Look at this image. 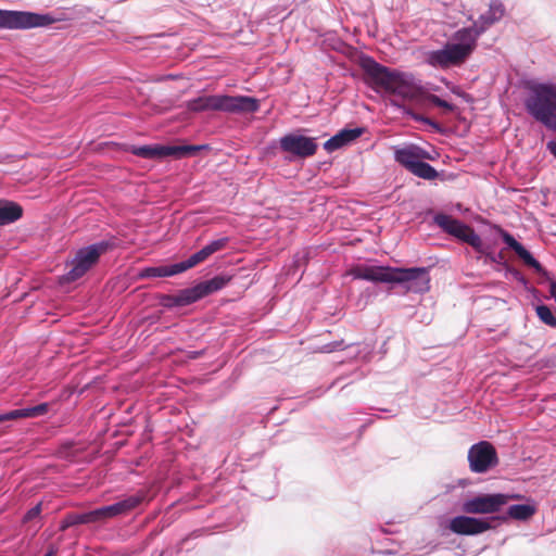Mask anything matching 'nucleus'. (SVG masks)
Returning <instances> with one entry per match:
<instances>
[{
  "label": "nucleus",
  "instance_id": "nucleus-39",
  "mask_svg": "<svg viewBox=\"0 0 556 556\" xmlns=\"http://www.w3.org/2000/svg\"><path fill=\"white\" fill-rule=\"evenodd\" d=\"M43 556H54V552L50 551V552L46 553Z\"/></svg>",
  "mask_w": 556,
  "mask_h": 556
},
{
  "label": "nucleus",
  "instance_id": "nucleus-38",
  "mask_svg": "<svg viewBox=\"0 0 556 556\" xmlns=\"http://www.w3.org/2000/svg\"><path fill=\"white\" fill-rule=\"evenodd\" d=\"M547 150L556 157V141H549L546 144Z\"/></svg>",
  "mask_w": 556,
  "mask_h": 556
},
{
  "label": "nucleus",
  "instance_id": "nucleus-3",
  "mask_svg": "<svg viewBox=\"0 0 556 556\" xmlns=\"http://www.w3.org/2000/svg\"><path fill=\"white\" fill-rule=\"evenodd\" d=\"M187 109L191 112L219 111L230 114H247L257 112L260 101L249 96H202L188 101Z\"/></svg>",
  "mask_w": 556,
  "mask_h": 556
},
{
  "label": "nucleus",
  "instance_id": "nucleus-17",
  "mask_svg": "<svg viewBox=\"0 0 556 556\" xmlns=\"http://www.w3.org/2000/svg\"><path fill=\"white\" fill-rule=\"evenodd\" d=\"M500 236L507 248L511 249L525 265L531 267L541 276H548V273L541 263L519 241H517L513 235L504 229H500Z\"/></svg>",
  "mask_w": 556,
  "mask_h": 556
},
{
  "label": "nucleus",
  "instance_id": "nucleus-9",
  "mask_svg": "<svg viewBox=\"0 0 556 556\" xmlns=\"http://www.w3.org/2000/svg\"><path fill=\"white\" fill-rule=\"evenodd\" d=\"M55 21L56 20L50 14L0 10V28L3 29L46 27L53 24Z\"/></svg>",
  "mask_w": 556,
  "mask_h": 556
},
{
  "label": "nucleus",
  "instance_id": "nucleus-6",
  "mask_svg": "<svg viewBox=\"0 0 556 556\" xmlns=\"http://www.w3.org/2000/svg\"><path fill=\"white\" fill-rule=\"evenodd\" d=\"M433 223L444 232L469 244L478 253L485 254L489 262L505 267V263H507V261L505 260L504 254L502 252H485L481 237L469 225L444 213L435 214L433 216Z\"/></svg>",
  "mask_w": 556,
  "mask_h": 556
},
{
  "label": "nucleus",
  "instance_id": "nucleus-20",
  "mask_svg": "<svg viewBox=\"0 0 556 556\" xmlns=\"http://www.w3.org/2000/svg\"><path fill=\"white\" fill-rule=\"evenodd\" d=\"M505 9L501 1L493 0L489 5L488 12L480 15L476 22L485 31L494 23L498 22L504 15Z\"/></svg>",
  "mask_w": 556,
  "mask_h": 556
},
{
  "label": "nucleus",
  "instance_id": "nucleus-24",
  "mask_svg": "<svg viewBox=\"0 0 556 556\" xmlns=\"http://www.w3.org/2000/svg\"><path fill=\"white\" fill-rule=\"evenodd\" d=\"M96 522H99L96 509L86 513L70 515L67 518L68 526L88 525Z\"/></svg>",
  "mask_w": 556,
  "mask_h": 556
},
{
  "label": "nucleus",
  "instance_id": "nucleus-16",
  "mask_svg": "<svg viewBox=\"0 0 556 556\" xmlns=\"http://www.w3.org/2000/svg\"><path fill=\"white\" fill-rule=\"evenodd\" d=\"M393 150L394 161L408 172H410V169L419 161L434 160L433 154H431L428 150L414 143L405 144L403 147H394Z\"/></svg>",
  "mask_w": 556,
  "mask_h": 556
},
{
  "label": "nucleus",
  "instance_id": "nucleus-11",
  "mask_svg": "<svg viewBox=\"0 0 556 556\" xmlns=\"http://www.w3.org/2000/svg\"><path fill=\"white\" fill-rule=\"evenodd\" d=\"M279 148L282 152L290 154L286 159L292 161L294 157L306 159L313 156L318 146L315 138L290 132L279 139Z\"/></svg>",
  "mask_w": 556,
  "mask_h": 556
},
{
  "label": "nucleus",
  "instance_id": "nucleus-29",
  "mask_svg": "<svg viewBox=\"0 0 556 556\" xmlns=\"http://www.w3.org/2000/svg\"><path fill=\"white\" fill-rule=\"evenodd\" d=\"M198 264H200V262L198 261L197 255L193 253L187 260L175 263V266H176L177 273L180 274V273H184V271L197 266Z\"/></svg>",
  "mask_w": 556,
  "mask_h": 556
},
{
  "label": "nucleus",
  "instance_id": "nucleus-37",
  "mask_svg": "<svg viewBox=\"0 0 556 556\" xmlns=\"http://www.w3.org/2000/svg\"><path fill=\"white\" fill-rule=\"evenodd\" d=\"M549 294L556 302V281L552 280L549 283Z\"/></svg>",
  "mask_w": 556,
  "mask_h": 556
},
{
  "label": "nucleus",
  "instance_id": "nucleus-31",
  "mask_svg": "<svg viewBox=\"0 0 556 556\" xmlns=\"http://www.w3.org/2000/svg\"><path fill=\"white\" fill-rule=\"evenodd\" d=\"M429 102L438 108H442L448 112H453L456 108L454 104L441 99L439 96L430 94L428 98Z\"/></svg>",
  "mask_w": 556,
  "mask_h": 556
},
{
  "label": "nucleus",
  "instance_id": "nucleus-28",
  "mask_svg": "<svg viewBox=\"0 0 556 556\" xmlns=\"http://www.w3.org/2000/svg\"><path fill=\"white\" fill-rule=\"evenodd\" d=\"M406 114L409 115L414 121L427 124V125L431 126L438 132H442L441 125L439 123L432 121L431 118L420 115L418 113H415L413 111H407Z\"/></svg>",
  "mask_w": 556,
  "mask_h": 556
},
{
  "label": "nucleus",
  "instance_id": "nucleus-10",
  "mask_svg": "<svg viewBox=\"0 0 556 556\" xmlns=\"http://www.w3.org/2000/svg\"><path fill=\"white\" fill-rule=\"evenodd\" d=\"M201 149L199 146L184 144V146H162V144H147V146H131L129 151L131 154L146 159V160H161L167 156L181 159L185 156L193 155Z\"/></svg>",
  "mask_w": 556,
  "mask_h": 556
},
{
  "label": "nucleus",
  "instance_id": "nucleus-26",
  "mask_svg": "<svg viewBox=\"0 0 556 556\" xmlns=\"http://www.w3.org/2000/svg\"><path fill=\"white\" fill-rule=\"evenodd\" d=\"M536 314L544 324L551 327H556V317L547 305H538Z\"/></svg>",
  "mask_w": 556,
  "mask_h": 556
},
{
  "label": "nucleus",
  "instance_id": "nucleus-18",
  "mask_svg": "<svg viewBox=\"0 0 556 556\" xmlns=\"http://www.w3.org/2000/svg\"><path fill=\"white\" fill-rule=\"evenodd\" d=\"M484 33L483 28H481L477 23H475L470 27H464L458 29L454 34V42L456 46L464 48L466 51V55H469L473 52L478 38Z\"/></svg>",
  "mask_w": 556,
  "mask_h": 556
},
{
  "label": "nucleus",
  "instance_id": "nucleus-34",
  "mask_svg": "<svg viewBox=\"0 0 556 556\" xmlns=\"http://www.w3.org/2000/svg\"><path fill=\"white\" fill-rule=\"evenodd\" d=\"M18 418H24V414L21 412V408L0 414V422L15 420Z\"/></svg>",
  "mask_w": 556,
  "mask_h": 556
},
{
  "label": "nucleus",
  "instance_id": "nucleus-36",
  "mask_svg": "<svg viewBox=\"0 0 556 556\" xmlns=\"http://www.w3.org/2000/svg\"><path fill=\"white\" fill-rule=\"evenodd\" d=\"M194 254L197 255V258L200 263L204 262L205 260H207L210 257V255L204 247L201 250H199L198 252H195Z\"/></svg>",
  "mask_w": 556,
  "mask_h": 556
},
{
  "label": "nucleus",
  "instance_id": "nucleus-1",
  "mask_svg": "<svg viewBox=\"0 0 556 556\" xmlns=\"http://www.w3.org/2000/svg\"><path fill=\"white\" fill-rule=\"evenodd\" d=\"M353 279L374 283L402 286L406 292L425 293L430 289V276L426 267H392L358 264L349 270Z\"/></svg>",
  "mask_w": 556,
  "mask_h": 556
},
{
  "label": "nucleus",
  "instance_id": "nucleus-15",
  "mask_svg": "<svg viewBox=\"0 0 556 556\" xmlns=\"http://www.w3.org/2000/svg\"><path fill=\"white\" fill-rule=\"evenodd\" d=\"M144 497L146 493L141 491L114 504L96 508L99 522L130 513L143 502Z\"/></svg>",
  "mask_w": 556,
  "mask_h": 556
},
{
  "label": "nucleus",
  "instance_id": "nucleus-8",
  "mask_svg": "<svg viewBox=\"0 0 556 556\" xmlns=\"http://www.w3.org/2000/svg\"><path fill=\"white\" fill-rule=\"evenodd\" d=\"M110 248L106 241H100L77 250L74 258L71 261V268L61 276V283H72L89 271L98 262L100 256Z\"/></svg>",
  "mask_w": 556,
  "mask_h": 556
},
{
  "label": "nucleus",
  "instance_id": "nucleus-21",
  "mask_svg": "<svg viewBox=\"0 0 556 556\" xmlns=\"http://www.w3.org/2000/svg\"><path fill=\"white\" fill-rule=\"evenodd\" d=\"M23 215L21 205L10 201L0 200V226L16 222Z\"/></svg>",
  "mask_w": 556,
  "mask_h": 556
},
{
  "label": "nucleus",
  "instance_id": "nucleus-7",
  "mask_svg": "<svg viewBox=\"0 0 556 556\" xmlns=\"http://www.w3.org/2000/svg\"><path fill=\"white\" fill-rule=\"evenodd\" d=\"M232 276L227 274L216 275L212 279L201 281L193 287L180 290L177 294L164 295L162 304L165 307H182L225 288Z\"/></svg>",
  "mask_w": 556,
  "mask_h": 556
},
{
  "label": "nucleus",
  "instance_id": "nucleus-33",
  "mask_svg": "<svg viewBox=\"0 0 556 556\" xmlns=\"http://www.w3.org/2000/svg\"><path fill=\"white\" fill-rule=\"evenodd\" d=\"M308 257H309L308 250H303V251L298 252L293 257L294 266L296 268H301L302 266H304L307 263Z\"/></svg>",
  "mask_w": 556,
  "mask_h": 556
},
{
  "label": "nucleus",
  "instance_id": "nucleus-19",
  "mask_svg": "<svg viewBox=\"0 0 556 556\" xmlns=\"http://www.w3.org/2000/svg\"><path fill=\"white\" fill-rule=\"evenodd\" d=\"M364 130L362 127L341 129L324 143V149L329 153L334 152L354 142L364 134Z\"/></svg>",
  "mask_w": 556,
  "mask_h": 556
},
{
  "label": "nucleus",
  "instance_id": "nucleus-12",
  "mask_svg": "<svg viewBox=\"0 0 556 556\" xmlns=\"http://www.w3.org/2000/svg\"><path fill=\"white\" fill-rule=\"evenodd\" d=\"M508 502V496L502 493L478 494L463 502L462 510L469 515L498 513Z\"/></svg>",
  "mask_w": 556,
  "mask_h": 556
},
{
  "label": "nucleus",
  "instance_id": "nucleus-4",
  "mask_svg": "<svg viewBox=\"0 0 556 556\" xmlns=\"http://www.w3.org/2000/svg\"><path fill=\"white\" fill-rule=\"evenodd\" d=\"M535 514V507L530 504H515L509 506L507 515L489 518H476L470 516H456L450 520L448 528L460 535H476L492 528L491 520L505 521L507 518L528 520Z\"/></svg>",
  "mask_w": 556,
  "mask_h": 556
},
{
  "label": "nucleus",
  "instance_id": "nucleus-22",
  "mask_svg": "<svg viewBox=\"0 0 556 556\" xmlns=\"http://www.w3.org/2000/svg\"><path fill=\"white\" fill-rule=\"evenodd\" d=\"M177 274L178 273H177L175 264H170V265L144 267L140 270L139 277L142 279H150V278H160V277H172Z\"/></svg>",
  "mask_w": 556,
  "mask_h": 556
},
{
  "label": "nucleus",
  "instance_id": "nucleus-40",
  "mask_svg": "<svg viewBox=\"0 0 556 556\" xmlns=\"http://www.w3.org/2000/svg\"><path fill=\"white\" fill-rule=\"evenodd\" d=\"M429 152H430L431 154H432V153H434V155H433L434 157H435V155H438V152H434V150H431V151H429Z\"/></svg>",
  "mask_w": 556,
  "mask_h": 556
},
{
  "label": "nucleus",
  "instance_id": "nucleus-30",
  "mask_svg": "<svg viewBox=\"0 0 556 556\" xmlns=\"http://www.w3.org/2000/svg\"><path fill=\"white\" fill-rule=\"evenodd\" d=\"M504 269L506 271V276H511L517 282L527 286L528 280L520 270L516 269L508 263H505Z\"/></svg>",
  "mask_w": 556,
  "mask_h": 556
},
{
  "label": "nucleus",
  "instance_id": "nucleus-13",
  "mask_svg": "<svg viewBox=\"0 0 556 556\" xmlns=\"http://www.w3.org/2000/svg\"><path fill=\"white\" fill-rule=\"evenodd\" d=\"M468 462L472 472H486L498 463L496 450L490 442L480 441L469 448Z\"/></svg>",
  "mask_w": 556,
  "mask_h": 556
},
{
  "label": "nucleus",
  "instance_id": "nucleus-2",
  "mask_svg": "<svg viewBox=\"0 0 556 556\" xmlns=\"http://www.w3.org/2000/svg\"><path fill=\"white\" fill-rule=\"evenodd\" d=\"M527 113L546 129L556 132V85L536 83L525 100Z\"/></svg>",
  "mask_w": 556,
  "mask_h": 556
},
{
  "label": "nucleus",
  "instance_id": "nucleus-27",
  "mask_svg": "<svg viewBox=\"0 0 556 556\" xmlns=\"http://www.w3.org/2000/svg\"><path fill=\"white\" fill-rule=\"evenodd\" d=\"M228 242H229V238L223 237V238L211 241L210 243L204 245V248L207 251L208 255L211 256L212 254L224 250L227 247Z\"/></svg>",
  "mask_w": 556,
  "mask_h": 556
},
{
  "label": "nucleus",
  "instance_id": "nucleus-23",
  "mask_svg": "<svg viewBox=\"0 0 556 556\" xmlns=\"http://www.w3.org/2000/svg\"><path fill=\"white\" fill-rule=\"evenodd\" d=\"M409 173L426 180H433L439 176L438 170L425 161L417 162Z\"/></svg>",
  "mask_w": 556,
  "mask_h": 556
},
{
  "label": "nucleus",
  "instance_id": "nucleus-32",
  "mask_svg": "<svg viewBox=\"0 0 556 556\" xmlns=\"http://www.w3.org/2000/svg\"><path fill=\"white\" fill-rule=\"evenodd\" d=\"M351 345H353V343L344 345V341L343 340L333 341V342H330V343H327V344L323 345L319 351L323 352V353H331V352H334L337 350H342V349L351 346Z\"/></svg>",
  "mask_w": 556,
  "mask_h": 556
},
{
  "label": "nucleus",
  "instance_id": "nucleus-5",
  "mask_svg": "<svg viewBox=\"0 0 556 556\" xmlns=\"http://www.w3.org/2000/svg\"><path fill=\"white\" fill-rule=\"evenodd\" d=\"M363 68L369 81L387 92L399 96L402 99H412L414 97L413 85L405 74L392 71L371 58L363 62Z\"/></svg>",
  "mask_w": 556,
  "mask_h": 556
},
{
  "label": "nucleus",
  "instance_id": "nucleus-25",
  "mask_svg": "<svg viewBox=\"0 0 556 556\" xmlns=\"http://www.w3.org/2000/svg\"><path fill=\"white\" fill-rule=\"evenodd\" d=\"M49 410V404L48 403H40L38 405L31 406V407H25L21 408V412L24 414V418H35L39 416H43Z\"/></svg>",
  "mask_w": 556,
  "mask_h": 556
},
{
  "label": "nucleus",
  "instance_id": "nucleus-14",
  "mask_svg": "<svg viewBox=\"0 0 556 556\" xmlns=\"http://www.w3.org/2000/svg\"><path fill=\"white\" fill-rule=\"evenodd\" d=\"M468 56L464 48L446 43L442 49L429 52L427 61L431 66L450 68L463 64Z\"/></svg>",
  "mask_w": 556,
  "mask_h": 556
},
{
  "label": "nucleus",
  "instance_id": "nucleus-41",
  "mask_svg": "<svg viewBox=\"0 0 556 556\" xmlns=\"http://www.w3.org/2000/svg\"><path fill=\"white\" fill-rule=\"evenodd\" d=\"M429 152H430L431 154H432V153H434V155H433L434 157H435V155H438V152H434V150H431V151H429Z\"/></svg>",
  "mask_w": 556,
  "mask_h": 556
},
{
  "label": "nucleus",
  "instance_id": "nucleus-35",
  "mask_svg": "<svg viewBox=\"0 0 556 556\" xmlns=\"http://www.w3.org/2000/svg\"><path fill=\"white\" fill-rule=\"evenodd\" d=\"M41 513V503H38L37 505H35L34 507H31L30 509H28L26 511V514L24 515L23 517V522H29L31 521L33 519L37 518Z\"/></svg>",
  "mask_w": 556,
  "mask_h": 556
}]
</instances>
